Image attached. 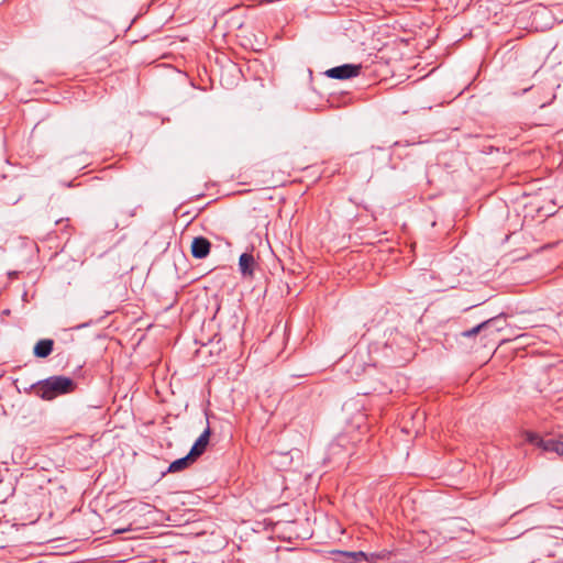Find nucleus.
Listing matches in <instances>:
<instances>
[{
	"label": "nucleus",
	"mask_w": 563,
	"mask_h": 563,
	"mask_svg": "<svg viewBox=\"0 0 563 563\" xmlns=\"http://www.w3.org/2000/svg\"><path fill=\"white\" fill-rule=\"evenodd\" d=\"M342 554H344L345 556L354 560V561H358L360 559H364L366 561H374L375 559L377 558H380L379 555L377 554H371V556H367V554L365 552H362V551H358V552H342Z\"/></svg>",
	"instance_id": "obj_10"
},
{
	"label": "nucleus",
	"mask_w": 563,
	"mask_h": 563,
	"mask_svg": "<svg viewBox=\"0 0 563 563\" xmlns=\"http://www.w3.org/2000/svg\"><path fill=\"white\" fill-rule=\"evenodd\" d=\"M506 327V318L503 314L490 318L470 330L461 332L463 338L479 336L484 341L483 346L496 352L500 344L508 341L499 336V332Z\"/></svg>",
	"instance_id": "obj_1"
},
{
	"label": "nucleus",
	"mask_w": 563,
	"mask_h": 563,
	"mask_svg": "<svg viewBox=\"0 0 563 563\" xmlns=\"http://www.w3.org/2000/svg\"><path fill=\"white\" fill-rule=\"evenodd\" d=\"M360 70L361 65L343 64L328 69L324 74L329 78L344 80L358 76Z\"/></svg>",
	"instance_id": "obj_3"
},
{
	"label": "nucleus",
	"mask_w": 563,
	"mask_h": 563,
	"mask_svg": "<svg viewBox=\"0 0 563 563\" xmlns=\"http://www.w3.org/2000/svg\"><path fill=\"white\" fill-rule=\"evenodd\" d=\"M128 529H114L113 530V533L117 534V533H120V532H123V531H126Z\"/></svg>",
	"instance_id": "obj_13"
},
{
	"label": "nucleus",
	"mask_w": 563,
	"mask_h": 563,
	"mask_svg": "<svg viewBox=\"0 0 563 563\" xmlns=\"http://www.w3.org/2000/svg\"><path fill=\"white\" fill-rule=\"evenodd\" d=\"M54 341L52 339H42L33 347V352H52Z\"/></svg>",
	"instance_id": "obj_9"
},
{
	"label": "nucleus",
	"mask_w": 563,
	"mask_h": 563,
	"mask_svg": "<svg viewBox=\"0 0 563 563\" xmlns=\"http://www.w3.org/2000/svg\"><path fill=\"white\" fill-rule=\"evenodd\" d=\"M37 356H41V357H45L47 356L48 354H44V353H41V354H36Z\"/></svg>",
	"instance_id": "obj_14"
},
{
	"label": "nucleus",
	"mask_w": 563,
	"mask_h": 563,
	"mask_svg": "<svg viewBox=\"0 0 563 563\" xmlns=\"http://www.w3.org/2000/svg\"><path fill=\"white\" fill-rule=\"evenodd\" d=\"M255 260L251 253H243L239 258V269L243 277H252L254 274Z\"/></svg>",
	"instance_id": "obj_6"
},
{
	"label": "nucleus",
	"mask_w": 563,
	"mask_h": 563,
	"mask_svg": "<svg viewBox=\"0 0 563 563\" xmlns=\"http://www.w3.org/2000/svg\"><path fill=\"white\" fill-rule=\"evenodd\" d=\"M543 444L544 452H553L558 454L559 456H563V440L562 439H547L545 443Z\"/></svg>",
	"instance_id": "obj_7"
},
{
	"label": "nucleus",
	"mask_w": 563,
	"mask_h": 563,
	"mask_svg": "<svg viewBox=\"0 0 563 563\" xmlns=\"http://www.w3.org/2000/svg\"><path fill=\"white\" fill-rule=\"evenodd\" d=\"M74 389L71 379L63 376H53L40 383L35 393L43 399L51 400L59 395L70 393Z\"/></svg>",
	"instance_id": "obj_2"
},
{
	"label": "nucleus",
	"mask_w": 563,
	"mask_h": 563,
	"mask_svg": "<svg viewBox=\"0 0 563 563\" xmlns=\"http://www.w3.org/2000/svg\"><path fill=\"white\" fill-rule=\"evenodd\" d=\"M522 349L521 345H515V346H511L509 349V352H514V353H517V352H520V350Z\"/></svg>",
	"instance_id": "obj_12"
},
{
	"label": "nucleus",
	"mask_w": 563,
	"mask_h": 563,
	"mask_svg": "<svg viewBox=\"0 0 563 563\" xmlns=\"http://www.w3.org/2000/svg\"><path fill=\"white\" fill-rule=\"evenodd\" d=\"M196 460L188 453L186 456L170 463L168 472L176 473L187 468Z\"/></svg>",
	"instance_id": "obj_8"
},
{
	"label": "nucleus",
	"mask_w": 563,
	"mask_h": 563,
	"mask_svg": "<svg viewBox=\"0 0 563 563\" xmlns=\"http://www.w3.org/2000/svg\"><path fill=\"white\" fill-rule=\"evenodd\" d=\"M527 441L543 450V444L541 443H545L547 439H543L536 433H527Z\"/></svg>",
	"instance_id": "obj_11"
},
{
	"label": "nucleus",
	"mask_w": 563,
	"mask_h": 563,
	"mask_svg": "<svg viewBox=\"0 0 563 563\" xmlns=\"http://www.w3.org/2000/svg\"><path fill=\"white\" fill-rule=\"evenodd\" d=\"M211 243L203 236H196L191 242V255L195 258H205L210 252Z\"/></svg>",
	"instance_id": "obj_5"
},
{
	"label": "nucleus",
	"mask_w": 563,
	"mask_h": 563,
	"mask_svg": "<svg viewBox=\"0 0 563 563\" xmlns=\"http://www.w3.org/2000/svg\"><path fill=\"white\" fill-rule=\"evenodd\" d=\"M210 434L211 430L208 424L189 451L190 456H192L195 460H197L206 451L210 440Z\"/></svg>",
	"instance_id": "obj_4"
}]
</instances>
